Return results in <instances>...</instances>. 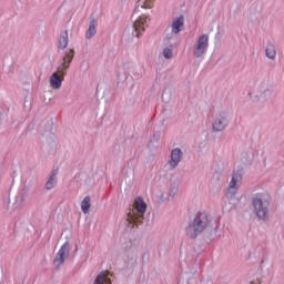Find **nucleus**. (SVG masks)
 Listing matches in <instances>:
<instances>
[{
    "label": "nucleus",
    "mask_w": 284,
    "mask_h": 284,
    "mask_svg": "<svg viewBox=\"0 0 284 284\" xmlns=\"http://www.w3.org/2000/svg\"><path fill=\"white\" fill-rule=\"evenodd\" d=\"M148 210V204L141 197H136L133 204V207L130 209L128 213L126 221L129 227H134V225H141L143 223V216Z\"/></svg>",
    "instance_id": "1"
},
{
    "label": "nucleus",
    "mask_w": 284,
    "mask_h": 284,
    "mask_svg": "<svg viewBox=\"0 0 284 284\" xmlns=\"http://www.w3.org/2000/svg\"><path fill=\"white\" fill-rule=\"evenodd\" d=\"M207 225H210V217L207 216V213H197L193 219V222L189 225L187 233H193L196 236V234L204 232Z\"/></svg>",
    "instance_id": "2"
},
{
    "label": "nucleus",
    "mask_w": 284,
    "mask_h": 284,
    "mask_svg": "<svg viewBox=\"0 0 284 284\" xmlns=\"http://www.w3.org/2000/svg\"><path fill=\"white\" fill-rule=\"evenodd\" d=\"M253 206L258 219H265V216H267V207H270V202L266 200L265 195L260 194L254 197Z\"/></svg>",
    "instance_id": "3"
},
{
    "label": "nucleus",
    "mask_w": 284,
    "mask_h": 284,
    "mask_svg": "<svg viewBox=\"0 0 284 284\" xmlns=\"http://www.w3.org/2000/svg\"><path fill=\"white\" fill-rule=\"evenodd\" d=\"M68 74V64L58 67V70L50 77L49 83L53 90H59L63 84V79Z\"/></svg>",
    "instance_id": "4"
},
{
    "label": "nucleus",
    "mask_w": 284,
    "mask_h": 284,
    "mask_svg": "<svg viewBox=\"0 0 284 284\" xmlns=\"http://www.w3.org/2000/svg\"><path fill=\"white\" fill-rule=\"evenodd\" d=\"M210 37L207 34H202L195 44L194 48V57L196 59H201L205 52H207V45H209Z\"/></svg>",
    "instance_id": "5"
},
{
    "label": "nucleus",
    "mask_w": 284,
    "mask_h": 284,
    "mask_svg": "<svg viewBox=\"0 0 284 284\" xmlns=\"http://www.w3.org/2000/svg\"><path fill=\"white\" fill-rule=\"evenodd\" d=\"M243 180V173L241 171L233 172L232 180L229 189L226 190V196H234L239 190V183Z\"/></svg>",
    "instance_id": "6"
},
{
    "label": "nucleus",
    "mask_w": 284,
    "mask_h": 284,
    "mask_svg": "<svg viewBox=\"0 0 284 284\" xmlns=\"http://www.w3.org/2000/svg\"><path fill=\"white\" fill-rule=\"evenodd\" d=\"M68 256H70V244L64 243L60 250L58 251L53 263L55 265V267H61V265H63V263H65V258H68Z\"/></svg>",
    "instance_id": "7"
},
{
    "label": "nucleus",
    "mask_w": 284,
    "mask_h": 284,
    "mask_svg": "<svg viewBox=\"0 0 284 284\" xmlns=\"http://www.w3.org/2000/svg\"><path fill=\"white\" fill-rule=\"evenodd\" d=\"M134 31H133V37H141L143 32H145V28H148V17L141 16L140 19H138L134 22Z\"/></svg>",
    "instance_id": "8"
},
{
    "label": "nucleus",
    "mask_w": 284,
    "mask_h": 284,
    "mask_svg": "<svg viewBox=\"0 0 284 284\" xmlns=\"http://www.w3.org/2000/svg\"><path fill=\"white\" fill-rule=\"evenodd\" d=\"M183 156V152H181V149H174L171 152V161L169 162V165L174 170L179 163H181V159Z\"/></svg>",
    "instance_id": "9"
},
{
    "label": "nucleus",
    "mask_w": 284,
    "mask_h": 284,
    "mask_svg": "<svg viewBox=\"0 0 284 284\" xmlns=\"http://www.w3.org/2000/svg\"><path fill=\"white\" fill-rule=\"evenodd\" d=\"M184 23L185 19L183 17L174 19L171 26L173 34H179L183 30Z\"/></svg>",
    "instance_id": "10"
},
{
    "label": "nucleus",
    "mask_w": 284,
    "mask_h": 284,
    "mask_svg": "<svg viewBox=\"0 0 284 284\" xmlns=\"http://www.w3.org/2000/svg\"><path fill=\"white\" fill-rule=\"evenodd\" d=\"M93 284H112V280H110L109 273H100Z\"/></svg>",
    "instance_id": "11"
},
{
    "label": "nucleus",
    "mask_w": 284,
    "mask_h": 284,
    "mask_svg": "<svg viewBox=\"0 0 284 284\" xmlns=\"http://www.w3.org/2000/svg\"><path fill=\"white\" fill-rule=\"evenodd\" d=\"M213 130L215 132H221L222 130H225V118H223V115H220L217 119H215L213 123Z\"/></svg>",
    "instance_id": "12"
},
{
    "label": "nucleus",
    "mask_w": 284,
    "mask_h": 284,
    "mask_svg": "<svg viewBox=\"0 0 284 284\" xmlns=\"http://www.w3.org/2000/svg\"><path fill=\"white\" fill-rule=\"evenodd\" d=\"M97 20L91 19L90 23H89V29L87 30L85 37L87 39H92V37H94L97 34Z\"/></svg>",
    "instance_id": "13"
},
{
    "label": "nucleus",
    "mask_w": 284,
    "mask_h": 284,
    "mask_svg": "<svg viewBox=\"0 0 284 284\" xmlns=\"http://www.w3.org/2000/svg\"><path fill=\"white\" fill-rule=\"evenodd\" d=\"M74 59V50H69V52L64 55L63 62L59 68H65L68 65V69L70 68V63H72V60Z\"/></svg>",
    "instance_id": "14"
},
{
    "label": "nucleus",
    "mask_w": 284,
    "mask_h": 284,
    "mask_svg": "<svg viewBox=\"0 0 284 284\" xmlns=\"http://www.w3.org/2000/svg\"><path fill=\"white\" fill-rule=\"evenodd\" d=\"M90 207H92V200L90 199V195H87L81 202V210L83 214H88L90 212Z\"/></svg>",
    "instance_id": "15"
},
{
    "label": "nucleus",
    "mask_w": 284,
    "mask_h": 284,
    "mask_svg": "<svg viewBox=\"0 0 284 284\" xmlns=\"http://www.w3.org/2000/svg\"><path fill=\"white\" fill-rule=\"evenodd\" d=\"M59 48L60 50H65L68 48V31H63L60 34Z\"/></svg>",
    "instance_id": "16"
},
{
    "label": "nucleus",
    "mask_w": 284,
    "mask_h": 284,
    "mask_svg": "<svg viewBox=\"0 0 284 284\" xmlns=\"http://www.w3.org/2000/svg\"><path fill=\"white\" fill-rule=\"evenodd\" d=\"M266 57L268 59H276V48H274V44L266 45Z\"/></svg>",
    "instance_id": "17"
},
{
    "label": "nucleus",
    "mask_w": 284,
    "mask_h": 284,
    "mask_svg": "<svg viewBox=\"0 0 284 284\" xmlns=\"http://www.w3.org/2000/svg\"><path fill=\"white\" fill-rule=\"evenodd\" d=\"M139 6L144 9L154 8V0H138V7Z\"/></svg>",
    "instance_id": "18"
},
{
    "label": "nucleus",
    "mask_w": 284,
    "mask_h": 284,
    "mask_svg": "<svg viewBox=\"0 0 284 284\" xmlns=\"http://www.w3.org/2000/svg\"><path fill=\"white\" fill-rule=\"evenodd\" d=\"M54 187V174L49 179V181L45 184L47 190H52Z\"/></svg>",
    "instance_id": "19"
},
{
    "label": "nucleus",
    "mask_w": 284,
    "mask_h": 284,
    "mask_svg": "<svg viewBox=\"0 0 284 284\" xmlns=\"http://www.w3.org/2000/svg\"><path fill=\"white\" fill-rule=\"evenodd\" d=\"M163 57L164 59H172V49H164L163 50Z\"/></svg>",
    "instance_id": "20"
},
{
    "label": "nucleus",
    "mask_w": 284,
    "mask_h": 284,
    "mask_svg": "<svg viewBox=\"0 0 284 284\" xmlns=\"http://www.w3.org/2000/svg\"><path fill=\"white\" fill-rule=\"evenodd\" d=\"M251 284H257V283L252 282Z\"/></svg>",
    "instance_id": "21"
}]
</instances>
